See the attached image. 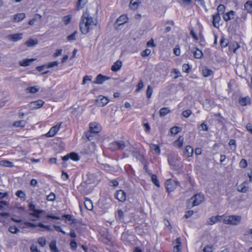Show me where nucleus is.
I'll return each instance as SVG.
<instances>
[{"instance_id": "nucleus-1", "label": "nucleus", "mask_w": 252, "mask_h": 252, "mask_svg": "<svg viewBox=\"0 0 252 252\" xmlns=\"http://www.w3.org/2000/svg\"><path fill=\"white\" fill-rule=\"evenodd\" d=\"M96 21L87 11L83 13L80 22V29L83 34H86L96 26Z\"/></svg>"}, {"instance_id": "nucleus-2", "label": "nucleus", "mask_w": 252, "mask_h": 252, "mask_svg": "<svg viewBox=\"0 0 252 252\" xmlns=\"http://www.w3.org/2000/svg\"><path fill=\"white\" fill-rule=\"evenodd\" d=\"M204 200V196L201 193L194 194L187 201V207L188 208H191L194 206H198Z\"/></svg>"}, {"instance_id": "nucleus-3", "label": "nucleus", "mask_w": 252, "mask_h": 252, "mask_svg": "<svg viewBox=\"0 0 252 252\" xmlns=\"http://www.w3.org/2000/svg\"><path fill=\"white\" fill-rule=\"evenodd\" d=\"M241 220V216L232 215L225 217L223 220V222L225 224L237 225L240 223Z\"/></svg>"}, {"instance_id": "nucleus-4", "label": "nucleus", "mask_w": 252, "mask_h": 252, "mask_svg": "<svg viewBox=\"0 0 252 252\" xmlns=\"http://www.w3.org/2000/svg\"><path fill=\"white\" fill-rule=\"evenodd\" d=\"M178 182L171 179L166 182V189L167 191L170 192L174 191L178 186Z\"/></svg>"}, {"instance_id": "nucleus-5", "label": "nucleus", "mask_w": 252, "mask_h": 252, "mask_svg": "<svg viewBox=\"0 0 252 252\" xmlns=\"http://www.w3.org/2000/svg\"><path fill=\"white\" fill-rule=\"evenodd\" d=\"M110 145V148L112 150L123 149L126 147L125 143L123 141H116L111 143Z\"/></svg>"}, {"instance_id": "nucleus-6", "label": "nucleus", "mask_w": 252, "mask_h": 252, "mask_svg": "<svg viewBox=\"0 0 252 252\" xmlns=\"http://www.w3.org/2000/svg\"><path fill=\"white\" fill-rule=\"evenodd\" d=\"M89 128L91 132L96 134L99 133L102 129L101 126L96 122H92L90 124Z\"/></svg>"}, {"instance_id": "nucleus-7", "label": "nucleus", "mask_w": 252, "mask_h": 252, "mask_svg": "<svg viewBox=\"0 0 252 252\" xmlns=\"http://www.w3.org/2000/svg\"><path fill=\"white\" fill-rule=\"evenodd\" d=\"M62 124V123H59L51 127L49 132L46 134V136L48 137L54 136L60 129Z\"/></svg>"}, {"instance_id": "nucleus-8", "label": "nucleus", "mask_w": 252, "mask_h": 252, "mask_svg": "<svg viewBox=\"0 0 252 252\" xmlns=\"http://www.w3.org/2000/svg\"><path fill=\"white\" fill-rule=\"evenodd\" d=\"M109 102L108 99L102 95L98 96L96 99V103L99 107H103L106 105Z\"/></svg>"}, {"instance_id": "nucleus-9", "label": "nucleus", "mask_w": 252, "mask_h": 252, "mask_svg": "<svg viewBox=\"0 0 252 252\" xmlns=\"http://www.w3.org/2000/svg\"><path fill=\"white\" fill-rule=\"evenodd\" d=\"M9 40L16 42L23 38V33H18L13 34H9L6 37Z\"/></svg>"}, {"instance_id": "nucleus-10", "label": "nucleus", "mask_w": 252, "mask_h": 252, "mask_svg": "<svg viewBox=\"0 0 252 252\" xmlns=\"http://www.w3.org/2000/svg\"><path fill=\"white\" fill-rule=\"evenodd\" d=\"M115 197L119 201L123 202L126 199V193L123 190H119L116 192Z\"/></svg>"}, {"instance_id": "nucleus-11", "label": "nucleus", "mask_w": 252, "mask_h": 252, "mask_svg": "<svg viewBox=\"0 0 252 252\" xmlns=\"http://www.w3.org/2000/svg\"><path fill=\"white\" fill-rule=\"evenodd\" d=\"M44 104V101L42 100H38L31 102L29 104V106L32 109H37L42 106Z\"/></svg>"}, {"instance_id": "nucleus-12", "label": "nucleus", "mask_w": 252, "mask_h": 252, "mask_svg": "<svg viewBox=\"0 0 252 252\" xmlns=\"http://www.w3.org/2000/svg\"><path fill=\"white\" fill-rule=\"evenodd\" d=\"M109 79V78L105 76L102 75L101 74H98L94 81V84H101L106 80Z\"/></svg>"}, {"instance_id": "nucleus-13", "label": "nucleus", "mask_w": 252, "mask_h": 252, "mask_svg": "<svg viewBox=\"0 0 252 252\" xmlns=\"http://www.w3.org/2000/svg\"><path fill=\"white\" fill-rule=\"evenodd\" d=\"M220 14L217 13L213 15L212 23L215 28H218L220 26Z\"/></svg>"}, {"instance_id": "nucleus-14", "label": "nucleus", "mask_w": 252, "mask_h": 252, "mask_svg": "<svg viewBox=\"0 0 252 252\" xmlns=\"http://www.w3.org/2000/svg\"><path fill=\"white\" fill-rule=\"evenodd\" d=\"M174 245V251L175 252H179L181 249V239L180 238H177L173 243Z\"/></svg>"}, {"instance_id": "nucleus-15", "label": "nucleus", "mask_w": 252, "mask_h": 252, "mask_svg": "<svg viewBox=\"0 0 252 252\" xmlns=\"http://www.w3.org/2000/svg\"><path fill=\"white\" fill-rule=\"evenodd\" d=\"M247 182L246 181L240 184L237 188L238 191L242 193L246 192L248 191L249 188V187L247 186Z\"/></svg>"}, {"instance_id": "nucleus-16", "label": "nucleus", "mask_w": 252, "mask_h": 252, "mask_svg": "<svg viewBox=\"0 0 252 252\" xmlns=\"http://www.w3.org/2000/svg\"><path fill=\"white\" fill-rule=\"evenodd\" d=\"M235 12L233 10H230L227 13L225 14L223 16V19L225 21H229L231 19H233L234 18Z\"/></svg>"}, {"instance_id": "nucleus-17", "label": "nucleus", "mask_w": 252, "mask_h": 252, "mask_svg": "<svg viewBox=\"0 0 252 252\" xmlns=\"http://www.w3.org/2000/svg\"><path fill=\"white\" fill-rule=\"evenodd\" d=\"M122 65V62L118 60L116 61L111 67V69L113 71H117L120 69Z\"/></svg>"}, {"instance_id": "nucleus-18", "label": "nucleus", "mask_w": 252, "mask_h": 252, "mask_svg": "<svg viewBox=\"0 0 252 252\" xmlns=\"http://www.w3.org/2000/svg\"><path fill=\"white\" fill-rule=\"evenodd\" d=\"M127 18L126 16L123 15L120 16L116 20V24L119 26L122 25L126 22Z\"/></svg>"}, {"instance_id": "nucleus-19", "label": "nucleus", "mask_w": 252, "mask_h": 252, "mask_svg": "<svg viewBox=\"0 0 252 252\" xmlns=\"http://www.w3.org/2000/svg\"><path fill=\"white\" fill-rule=\"evenodd\" d=\"M193 149L190 146H187L184 151V154L187 155L188 158L191 157L192 156Z\"/></svg>"}, {"instance_id": "nucleus-20", "label": "nucleus", "mask_w": 252, "mask_h": 252, "mask_svg": "<svg viewBox=\"0 0 252 252\" xmlns=\"http://www.w3.org/2000/svg\"><path fill=\"white\" fill-rule=\"evenodd\" d=\"M35 59H26L21 61L19 62V64L22 66H27L29 65L30 63L34 61Z\"/></svg>"}, {"instance_id": "nucleus-21", "label": "nucleus", "mask_w": 252, "mask_h": 252, "mask_svg": "<svg viewBox=\"0 0 252 252\" xmlns=\"http://www.w3.org/2000/svg\"><path fill=\"white\" fill-rule=\"evenodd\" d=\"M25 18V14L24 13H18L14 16V21L19 22Z\"/></svg>"}, {"instance_id": "nucleus-22", "label": "nucleus", "mask_w": 252, "mask_h": 252, "mask_svg": "<svg viewBox=\"0 0 252 252\" xmlns=\"http://www.w3.org/2000/svg\"><path fill=\"white\" fill-rule=\"evenodd\" d=\"M49 247L52 252H60V251L56 246V241L55 240L50 242Z\"/></svg>"}, {"instance_id": "nucleus-23", "label": "nucleus", "mask_w": 252, "mask_h": 252, "mask_svg": "<svg viewBox=\"0 0 252 252\" xmlns=\"http://www.w3.org/2000/svg\"><path fill=\"white\" fill-rule=\"evenodd\" d=\"M239 103L242 106H246L250 103V99L249 97L242 98L239 100Z\"/></svg>"}, {"instance_id": "nucleus-24", "label": "nucleus", "mask_w": 252, "mask_h": 252, "mask_svg": "<svg viewBox=\"0 0 252 252\" xmlns=\"http://www.w3.org/2000/svg\"><path fill=\"white\" fill-rule=\"evenodd\" d=\"M184 142V138L180 136L177 140L174 142V145L178 148H180L182 146Z\"/></svg>"}, {"instance_id": "nucleus-25", "label": "nucleus", "mask_w": 252, "mask_h": 252, "mask_svg": "<svg viewBox=\"0 0 252 252\" xmlns=\"http://www.w3.org/2000/svg\"><path fill=\"white\" fill-rule=\"evenodd\" d=\"M84 205L88 210H92L93 208V203L91 200L86 199L84 201Z\"/></svg>"}, {"instance_id": "nucleus-26", "label": "nucleus", "mask_w": 252, "mask_h": 252, "mask_svg": "<svg viewBox=\"0 0 252 252\" xmlns=\"http://www.w3.org/2000/svg\"><path fill=\"white\" fill-rule=\"evenodd\" d=\"M170 112V109L168 107H163L159 110V116L160 117H164Z\"/></svg>"}, {"instance_id": "nucleus-27", "label": "nucleus", "mask_w": 252, "mask_h": 252, "mask_svg": "<svg viewBox=\"0 0 252 252\" xmlns=\"http://www.w3.org/2000/svg\"><path fill=\"white\" fill-rule=\"evenodd\" d=\"M37 43L38 41L37 39H33L30 38L25 42V44L27 45L28 47H31L37 44Z\"/></svg>"}, {"instance_id": "nucleus-28", "label": "nucleus", "mask_w": 252, "mask_h": 252, "mask_svg": "<svg viewBox=\"0 0 252 252\" xmlns=\"http://www.w3.org/2000/svg\"><path fill=\"white\" fill-rule=\"evenodd\" d=\"M39 88L37 87L36 86H33L27 88L26 89V91L28 93L34 94L35 93L39 91Z\"/></svg>"}, {"instance_id": "nucleus-29", "label": "nucleus", "mask_w": 252, "mask_h": 252, "mask_svg": "<svg viewBox=\"0 0 252 252\" xmlns=\"http://www.w3.org/2000/svg\"><path fill=\"white\" fill-rule=\"evenodd\" d=\"M43 212L44 211L42 210H35V211H33V212L30 213L29 214V216L39 218H40V214Z\"/></svg>"}, {"instance_id": "nucleus-30", "label": "nucleus", "mask_w": 252, "mask_h": 252, "mask_svg": "<svg viewBox=\"0 0 252 252\" xmlns=\"http://www.w3.org/2000/svg\"><path fill=\"white\" fill-rule=\"evenodd\" d=\"M26 124V121L25 120H21L16 121L13 123V126L15 127H23Z\"/></svg>"}, {"instance_id": "nucleus-31", "label": "nucleus", "mask_w": 252, "mask_h": 252, "mask_svg": "<svg viewBox=\"0 0 252 252\" xmlns=\"http://www.w3.org/2000/svg\"><path fill=\"white\" fill-rule=\"evenodd\" d=\"M245 9L249 13L252 12V1H248L244 5Z\"/></svg>"}, {"instance_id": "nucleus-32", "label": "nucleus", "mask_w": 252, "mask_h": 252, "mask_svg": "<svg viewBox=\"0 0 252 252\" xmlns=\"http://www.w3.org/2000/svg\"><path fill=\"white\" fill-rule=\"evenodd\" d=\"M63 217L65 218L67 221H69L70 224L75 223L76 221V220L73 219L72 216L70 215H64Z\"/></svg>"}, {"instance_id": "nucleus-33", "label": "nucleus", "mask_w": 252, "mask_h": 252, "mask_svg": "<svg viewBox=\"0 0 252 252\" xmlns=\"http://www.w3.org/2000/svg\"><path fill=\"white\" fill-rule=\"evenodd\" d=\"M0 165L4 167H13L14 165L11 162H10L8 160H3L0 161Z\"/></svg>"}, {"instance_id": "nucleus-34", "label": "nucleus", "mask_w": 252, "mask_h": 252, "mask_svg": "<svg viewBox=\"0 0 252 252\" xmlns=\"http://www.w3.org/2000/svg\"><path fill=\"white\" fill-rule=\"evenodd\" d=\"M132 155L133 157L135 158L137 160L141 161L143 158V156L138 151H133L132 153Z\"/></svg>"}, {"instance_id": "nucleus-35", "label": "nucleus", "mask_w": 252, "mask_h": 252, "mask_svg": "<svg viewBox=\"0 0 252 252\" xmlns=\"http://www.w3.org/2000/svg\"><path fill=\"white\" fill-rule=\"evenodd\" d=\"M213 74L212 70L205 68L202 70V75L204 77H207Z\"/></svg>"}, {"instance_id": "nucleus-36", "label": "nucleus", "mask_w": 252, "mask_h": 252, "mask_svg": "<svg viewBox=\"0 0 252 252\" xmlns=\"http://www.w3.org/2000/svg\"><path fill=\"white\" fill-rule=\"evenodd\" d=\"M193 54L194 57L196 59H200L203 56L202 51L198 49L193 52Z\"/></svg>"}, {"instance_id": "nucleus-37", "label": "nucleus", "mask_w": 252, "mask_h": 252, "mask_svg": "<svg viewBox=\"0 0 252 252\" xmlns=\"http://www.w3.org/2000/svg\"><path fill=\"white\" fill-rule=\"evenodd\" d=\"M88 0H78L77 8L78 9L82 8L85 4L87 2Z\"/></svg>"}, {"instance_id": "nucleus-38", "label": "nucleus", "mask_w": 252, "mask_h": 252, "mask_svg": "<svg viewBox=\"0 0 252 252\" xmlns=\"http://www.w3.org/2000/svg\"><path fill=\"white\" fill-rule=\"evenodd\" d=\"M138 6V2L137 0H131L129 6L131 9H136Z\"/></svg>"}, {"instance_id": "nucleus-39", "label": "nucleus", "mask_w": 252, "mask_h": 252, "mask_svg": "<svg viewBox=\"0 0 252 252\" xmlns=\"http://www.w3.org/2000/svg\"><path fill=\"white\" fill-rule=\"evenodd\" d=\"M8 230L13 234H17L20 231V230L15 225L10 226L8 228Z\"/></svg>"}, {"instance_id": "nucleus-40", "label": "nucleus", "mask_w": 252, "mask_h": 252, "mask_svg": "<svg viewBox=\"0 0 252 252\" xmlns=\"http://www.w3.org/2000/svg\"><path fill=\"white\" fill-rule=\"evenodd\" d=\"M181 130V128L178 126H173L170 129V132L172 134H177Z\"/></svg>"}, {"instance_id": "nucleus-41", "label": "nucleus", "mask_w": 252, "mask_h": 252, "mask_svg": "<svg viewBox=\"0 0 252 252\" xmlns=\"http://www.w3.org/2000/svg\"><path fill=\"white\" fill-rule=\"evenodd\" d=\"M151 180L153 183L158 187H159V183L158 179L157 176L156 175H152L151 177Z\"/></svg>"}, {"instance_id": "nucleus-42", "label": "nucleus", "mask_w": 252, "mask_h": 252, "mask_svg": "<svg viewBox=\"0 0 252 252\" xmlns=\"http://www.w3.org/2000/svg\"><path fill=\"white\" fill-rule=\"evenodd\" d=\"M71 16L70 15L65 16L63 18V21L65 25H67L70 22Z\"/></svg>"}, {"instance_id": "nucleus-43", "label": "nucleus", "mask_w": 252, "mask_h": 252, "mask_svg": "<svg viewBox=\"0 0 252 252\" xmlns=\"http://www.w3.org/2000/svg\"><path fill=\"white\" fill-rule=\"evenodd\" d=\"M153 93V88L151 86H148L147 89L146 95L148 98H151Z\"/></svg>"}, {"instance_id": "nucleus-44", "label": "nucleus", "mask_w": 252, "mask_h": 252, "mask_svg": "<svg viewBox=\"0 0 252 252\" xmlns=\"http://www.w3.org/2000/svg\"><path fill=\"white\" fill-rule=\"evenodd\" d=\"M217 222L215 216L211 217L208 220L207 223L208 225H212Z\"/></svg>"}, {"instance_id": "nucleus-45", "label": "nucleus", "mask_w": 252, "mask_h": 252, "mask_svg": "<svg viewBox=\"0 0 252 252\" xmlns=\"http://www.w3.org/2000/svg\"><path fill=\"white\" fill-rule=\"evenodd\" d=\"M37 241L42 247H44L46 245V239L44 237H39Z\"/></svg>"}, {"instance_id": "nucleus-46", "label": "nucleus", "mask_w": 252, "mask_h": 252, "mask_svg": "<svg viewBox=\"0 0 252 252\" xmlns=\"http://www.w3.org/2000/svg\"><path fill=\"white\" fill-rule=\"evenodd\" d=\"M220 45L222 48L226 47L228 45V41L227 39L224 37H222L220 41Z\"/></svg>"}, {"instance_id": "nucleus-47", "label": "nucleus", "mask_w": 252, "mask_h": 252, "mask_svg": "<svg viewBox=\"0 0 252 252\" xmlns=\"http://www.w3.org/2000/svg\"><path fill=\"white\" fill-rule=\"evenodd\" d=\"M69 157L71 159L75 161H78L79 160V157L78 154L75 153H71L69 154Z\"/></svg>"}, {"instance_id": "nucleus-48", "label": "nucleus", "mask_w": 252, "mask_h": 252, "mask_svg": "<svg viewBox=\"0 0 252 252\" xmlns=\"http://www.w3.org/2000/svg\"><path fill=\"white\" fill-rule=\"evenodd\" d=\"M77 34V32L75 31L72 34L68 35L67 37V39L69 41H73L76 39V36Z\"/></svg>"}, {"instance_id": "nucleus-49", "label": "nucleus", "mask_w": 252, "mask_h": 252, "mask_svg": "<svg viewBox=\"0 0 252 252\" xmlns=\"http://www.w3.org/2000/svg\"><path fill=\"white\" fill-rule=\"evenodd\" d=\"M55 194L53 192H51L47 196L46 199L48 201H54L55 199Z\"/></svg>"}, {"instance_id": "nucleus-50", "label": "nucleus", "mask_w": 252, "mask_h": 252, "mask_svg": "<svg viewBox=\"0 0 252 252\" xmlns=\"http://www.w3.org/2000/svg\"><path fill=\"white\" fill-rule=\"evenodd\" d=\"M225 7L223 5L220 4L217 7L218 13H219H219H220L222 14L223 13V12L225 11Z\"/></svg>"}, {"instance_id": "nucleus-51", "label": "nucleus", "mask_w": 252, "mask_h": 252, "mask_svg": "<svg viewBox=\"0 0 252 252\" xmlns=\"http://www.w3.org/2000/svg\"><path fill=\"white\" fill-rule=\"evenodd\" d=\"M191 111L190 109H187L182 112L183 115L186 118H188L191 115Z\"/></svg>"}, {"instance_id": "nucleus-52", "label": "nucleus", "mask_w": 252, "mask_h": 252, "mask_svg": "<svg viewBox=\"0 0 252 252\" xmlns=\"http://www.w3.org/2000/svg\"><path fill=\"white\" fill-rule=\"evenodd\" d=\"M150 53H151V50L150 49H146L141 52V55L143 57H145L149 55L150 54Z\"/></svg>"}, {"instance_id": "nucleus-53", "label": "nucleus", "mask_w": 252, "mask_h": 252, "mask_svg": "<svg viewBox=\"0 0 252 252\" xmlns=\"http://www.w3.org/2000/svg\"><path fill=\"white\" fill-rule=\"evenodd\" d=\"M92 79V76L85 75L83 77V81H82V85H85L86 83V81H91Z\"/></svg>"}, {"instance_id": "nucleus-54", "label": "nucleus", "mask_w": 252, "mask_h": 252, "mask_svg": "<svg viewBox=\"0 0 252 252\" xmlns=\"http://www.w3.org/2000/svg\"><path fill=\"white\" fill-rule=\"evenodd\" d=\"M152 149L155 151L156 153L158 154H159L160 153V149L158 146L157 145H153L152 146Z\"/></svg>"}, {"instance_id": "nucleus-55", "label": "nucleus", "mask_w": 252, "mask_h": 252, "mask_svg": "<svg viewBox=\"0 0 252 252\" xmlns=\"http://www.w3.org/2000/svg\"><path fill=\"white\" fill-rule=\"evenodd\" d=\"M124 213L122 210H118L117 211V218L121 220L123 219Z\"/></svg>"}, {"instance_id": "nucleus-56", "label": "nucleus", "mask_w": 252, "mask_h": 252, "mask_svg": "<svg viewBox=\"0 0 252 252\" xmlns=\"http://www.w3.org/2000/svg\"><path fill=\"white\" fill-rule=\"evenodd\" d=\"M93 133V132H91L90 130V131H88L86 132V137L89 141L93 140V136L92 135V134Z\"/></svg>"}, {"instance_id": "nucleus-57", "label": "nucleus", "mask_w": 252, "mask_h": 252, "mask_svg": "<svg viewBox=\"0 0 252 252\" xmlns=\"http://www.w3.org/2000/svg\"><path fill=\"white\" fill-rule=\"evenodd\" d=\"M30 250L31 251V252H41L38 249H37V247L34 245V244H32L31 245V247H30Z\"/></svg>"}, {"instance_id": "nucleus-58", "label": "nucleus", "mask_w": 252, "mask_h": 252, "mask_svg": "<svg viewBox=\"0 0 252 252\" xmlns=\"http://www.w3.org/2000/svg\"><path fill=\"white\" fill-rule=\"evenodd\" d=\"M59 64V63L57 61L52 62L49 63L47 65V68H50L54 67L55 66H57Z\"/></svg>"}, {"instance_id": "nucleus-59", "label": "nucleus", "mask_w": 252, "mask_h": 252, "mask_svg": "<svg viewBox=\"0 0 252 252\" xmlns=\"http://www.w3.org/2000/svg\"><path fill=\"white\" fill-rule=\"evenodd\" d=\"M118 185V182L116 180H111L109 182V185L111 187H116Z\"/></svg>"}, {"instance_id": "nucleus-60", "label": "nucleus", "mask_w": 252, "mask_h": 252, "mask_svg": "<svg viewBox=\"0 0 252 252\" xmlns=\"http://www.w3.org/2000/svg\"><path fill=\"white\" fill-rule=\"evenodd\" d=\"M174 53L177 56L180 55V49L179 45H176L174 49Z\"/></svg>"}, {"instance_id": "nucleus-61", "label": "nucleus", "mask_w": 252, "mask_h": 252, "mask_svg": "<svg viewBox=\"0 0 252 252\" xmlns=\"http://www.w3.org/2000/svg\"><path fill=\"white\" fill-rule=\"evenodd\" d=\"M199 127H201V130H203V131H208V126L204 123H202L200 125Z\"/></svg>"}, {"instance_id": "nucleus-62", "label": "nucleus", "mask_w": 252, "mask_h": 252, "mask_svg": "<svg viewBox=\"0 0 252 252\" xmlns=\"http://www.w3.org/2000/svg\"><path fill=\"white\" fill-rule=\"evenodd\" d=\"M16 195L20 198H24L25 196V193L22 190H18L16 193Z\"/></svg>"}, {"instance_id": "nucleus-63", "label": "nucleus", "mask_w": 252, "mask_h": 252, "mask_svg": "<svg viewBox=\"0 0 252 252\" xmlns=\"http://www.w3.org/2000/svg\"><path fill=\"white\" fill-rule=\"evenodd\" d=\"M212 252V246L207 245L203 249V252Z\"/></svg>"}, {"instance_id": "nucleus-64", "label": "nucleus", "mask_w": 252, "mask_h": 252, "mask_svg": "<svg viewBox=\"0 0 252 252\" xmlns=\"http://www.w3.org/2000/svg\"><path fill=\"white\" fill-rule=\"evenodd\" d=\"M190 70V67L189 64H184L183 65V71L188 73Z\"/></svg>"}]
</instances>
